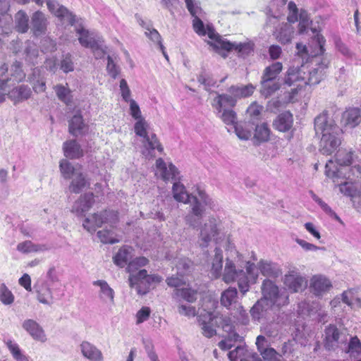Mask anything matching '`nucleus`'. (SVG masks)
I'll use <instances>...</instances> for the list:
<instances>
[{
	"mask_svg": "<svg viewBox=\"0 0 361 361\" xmlns=\"http://www.w3.org/2000/svg\"><path fill=\"white\" fill-rule=\"evenodd\" d=\"M32 93V90L28 85H20L8 91V97L14 104H17L30 98Z\"/></svg>",
	"mask_w": 361,
	"mask_h": 361,
	"instance_id": "22",
	"label": "nucleus"
},
{
	"mask_svg": "<svg viewBox=\"0 0 361 361\" xmlns=\"http://www.w3.org/2000/svg\"><path fill=\"white\" fill-rule=\"evenodd\" d=\"M129 285L136 290L137 294L145 295L162 281L157 274H148L147 270L140 269L129 276Z\"/></svg>",
	"mask_w": 361,
	"mask_h": 361,
	"instance_id": "7",
	"label": "nucleus"
},
{
	"mask_svg": "<svg viewBox=\"0 0 361 361\" xmlns=\"http://www.w3.org/2000/svg\"><path fill=\"white\" fill-rule=\"evenodd\" d=\"M15 301L12 291L4 283H0V302L5 306H11Z\"/></svg>",
	"mask_w": 361,
	"mask_h": 361,
	"instance_id": "51",
	"label": "nucleus"
},
{
	"mask_svg": "<svg viewBox=\"0 0 361 361\" xmlns=\"http://www.w3.org/2000/svg\"><path fill=\"white\" fill-rule=\"evenodd\" d=\"M37 300L39 302L45 305H51L52 303V291L49 286L46 284L42 285L37 288Z\"/></svg>",
	"mask_w": 361,
	"mask_h": 361,
	"instance_id": "50",
	"label": "nucleus"
},
{
	"mask_svg": "<svg viewBox=\"0 0 361 361\" xmlns=\"http://www.w3.org/2000/svg\"><path fill=\"white\" fill-rule=\"evenodd\" d=\"M220 220L212 217L205 223L200 231L199 243L202 247H207L209 242L219 233Z\"/></svg>",
	"mask_w": 361,
	"mask_h": 361,
	"instance_id": "16",
	"label": "nucleus"
},
{
	"mask_svg": "<svg viewBox=\"0 0 361 361\" xmlns=\"http://www.w3.org/2000/svg\"><path fill=\"white\" fill-rule=\"evenodd\" d=\"M246 349L243 346H238L235 350L228 353V357L231 361H243L245 359Z\"/></svg>",
	"mask_w": 361,
	"mask_h": 361,
	"instance_id": "64",
	"label": "nucleus"
},
{
	"mask_svg": "<svg viewBox=\"0 0 361 361\" xmlns=\"http://www.w3.org/2000/svg\"><path fill=\"white\" fill-rule=\"evenodd\" d=\"M223 267V252L219 248H215V255L213 258L211 268V274L213 278L219 279L221 276Z\"/></svg>",
	"mask_w": 361,
	"mask_h": 361,
	"instance_id": "35",
	"label": "nucleus"
},
{
	"mask_svg": "<svg viewBox=\"0 0 361 361\" xmlns=\"http://www.w3.org/2000/svg\"><path fill=\"white\" fill-rule=\"evenodd\" d=\"M132 251L131 247L123 246L114 256V263L121 268L126 267L128 261L132 258Z\"/></svg>",
	"mask_w": 361,
	"mask_h": 361,
	"instance_id": "33",
	"label": "nucleus"
},
{
	"mask_svg": "<svg viewBox=\"0 0 361 361\" xmlns=\"http://www.w3.org/2000/svg\"><path fill=\"white\" fill-rule=\"evenodd\" d=\"M295 344L296 342L295 339H289L284 342L280 348V352H279L280 357L283 356L289 358L290 357L293 356V354L295 351Z\"/></svg>",
	"mask_w": 361,
	"mask_h": 361,
	"instance_id": "58",
	"label": "nucleus"
},
{
	"mask_svg": "<svg viewBox=\"0 0 361 361\" xmlns=\"http://www.w3.org/2000/svg\"><path fill=\"white\" fill-rule=\"evenodd\" d=\"M208 37L212 40L208 44L212 46L214 50L222 56H226V51L233 49L237 51L240 55L245 56L253 51V44L251 42L232 43L226 39H222L213 29H209Z\"/></svg>",
	"mask_w": 361,
	"mask_h": 361,
	"instance_id": "6",
	"label": "nucleus"
},
{
	"mask_svg": "<svg viewBox=\"0 0 361 361\" xmlns=\"http://www.w3.org/2000/svg\"><path fill=\"white\" fill-rule=\"evenodd\" d=\"M327 66H325L324 67L319 66L317 68H314L312 71H309L308 76L305 73V79L303 82V85H314L318 84L321 80L324 74L322 73V70L326 68Z\"/></svg>",
	"mask_w": 361,
	"mask_h": 361,
	"instance_id": "46",
	"label": "nucleus"
},
{
	"mask_svg": "<svg viewBox=\"0 0 361 361\" xmlns=\"http://www.w3.org/2000/svg\"><path fill=\"white\" fill-rule=\"evenodd\" d=\"M264 361H281L279 353L273 348H267L260 352Z\"/></svg>",
	"mask_w": 361,
	"mask_h": 361,
	"instance_id": "63",
	"label": "nucleus"
},
{
	"mask_svg": "<svg viewBox=\"0 0 361 361\" xmlns=\"http://www.w3.org/2000/svg\"><path fill=\"white\" fill-rule=\"evenodd\" d=\"M344 346V351L350 357H357L361 355V341L357 336H350Z\"/></svg>",
	"mask_w": 361,
	"mask_h": 361,
	"instance_id": "37",
	"label": "nucleus"
},
{
	"mask_svg": "<svg viewBox=\"0 0 361 361\" xmlns=\"http://www.w3.org/2000/svg\"><path fill=\"white\" fill-rule=\"evenodd\" d=\"M156 176L164 181H176L180 179L179 171L172 163L166 164L163 159L159 158L156 161Z\"/></svg>",
	"mask_w": 361,
	"mask_h": 361,
	"instance_id": "15",
	"label": "nucleus"
},
{
	"mask_svg": "<svg viewBox=\"0 0 361 361\" xmlns=\"http://www.w3.org/2000/svg\"><path fill=\"white\" fill-rule=\"evenodd\" d=\"M254 90V86L250 84L243 86L232 85L226 93L215 92L216 96L211 102L214 111L233 109L239 99L252 95Z\"/></svg>",
	"mask_w": 361,
	"mask_h": 361,
	"instance_id": "4",
	"label": "nucleus"
},
{
	"mask_svg": "<svg viewBox=\"0 0 361 361\" xmlns=\"http://www.w3.org/2000/svg\"><path fill=\"white\" fill-rule=\"evenodd\" d=\"M263 298L258 300L250 310L253 319L259 320L269 307H281L289 302V295L286 289L279 288L271 280L263 281L262 286Z\"/></svg>",
	"mask_w": 361,
	"mask_h": 361,
	"instance_id": "2",
	"label": "nucleus"
},
{
	"mask_svg": "<svg viewBox=\"0 0 361 361\" xmlns=\"http://www.w3.org/2000/svg\"><path fill=\"white\" fill-rule=\"evenodd\" d=\"M341 301L351 309L361 307V299L355 297L353 289H349L341 294Z\"/></svg>",
	"mask_w": 361,
	"mask_h": 361,
	"instance_id": "47",
	"label": "nucleus"
},
{
	"mask_svg": "<svg viewBox=\"0 0 361 361\" xmlns=\"http://www.w3.org/2000/svg\"><path fill=\"white\" fill-rule=\"evenodd\" d=\"M198 322L202 326V334L207 338H212L216 334V330L214 328L215 323L214 316L211 312L204 311L198 317Z\"/></svg>",
	"mask_w": 361,
	"mask_h": 361,
	"instance_id": "23",
	"label": "nucleus"
},
{
	"mask_svg": "<svg viewBox=\"0 0 361 361\" xmlns=\"http://www.w3.org/2000/svg\"><path fill=\"white\" fill-rule=\"evenodd\" d=\"M283 284L290 293H300L305 290L307 280L305 276L295 270H290L283 278Z\"/></svg>",
	"mask_w": 361,
	"mask_h": 361,
	"instance_id": "14",
	"label": "nucleus"
},
{
	"mask_svg": "<svg viewBox=\"0 0 361 361\" xmlns=\"http://www.w3.org/2000/svg\"><path fill=\"white\" fill-rule=\"evenodd\" d=\"M31 32L35 37L46 34L49 20L47 16L40 11L34 12L31 16Z\"/></svg>",
	"mask_w": 361,
	"mask_h": 361,
	"instance_id": "19",
	"label": "nucleus"
},
{
	"mask_svg": "<svg viewBox=\"0 0 361 361\" xmlns=\"http://www.w3.org/2000/svg\"><path fill=\"white\" fill-rule=\"evenodd\" d=\"M29 18L25 11L20 10L15 15V28L20 33H25L29 30Z\"/></svg>",
	"mask_w": 361,
	"mask_h": 361,
	"instance_id": "41",
	"label": "nucleus"
},
{
	"mask_svg": "<svg viewBox=\"0 0 361 361\" xmlns=\"http://www.w3.org/2000/svg\"><path fill=\"white\" fill-rule=\"evenodd\" d=\"M215 324L219 326H221L223 330L226 332L230 334V336L234 340H239L240 336L234 331V326L233 323L234 322L231 319V317L224 315L216 316L214 317Z\"/></svg>",
	"mask_w": 361,
	"mask_h": 361,
	"instance_id": "30",
	"label": "nucleus"
},
{
	"mask_svg": "<svg viewBox=\"0 0 361 361\" xmlns=\"http://www.w3.org/2000/svg\"><path fill=\"white\" fill-rule=\"evenodd\" d=\"M85 128L82 116L80 114H75L69 121V132L74 136L82 135Z\"/></svg>",
	"mask_w": 361,
	"mask_h": 361,
	"instance_id": "40",
	"label": "nucleus"
},
{
	"mask_svg": "<svg viewBox=\"0 0 361 361\" xmlns=\"http://www.w3.org/2000/svg\"><path fill=\"white\" fill-rule=\"evenodd\" d=\"M117 221L118 212L113 210H105L99 214H94L85 218L82 226L88 232L93 233L97 228L101 227L104 223L112 224Z\"/></svg>",
	"mask_w": 361,
	"mask_h": 361,
	"instance_id": "12",
	"label": "nucleus"
},
{
	"mask_svg": "<svg viewBox=\"0 0 361 361\" xmlns=\"http://www.w3.org/2000/svg\"><path fill=\"white\" fill-rule=\"evenodd\" d=\"M59 167L62 176L67 180L71 179L81 170L80 166L75 167L66 159L60 161Z\"/></svg>",
	"mask_w": 361,
	"mask_h": 361,
	"instance_id": "49",
	"label": "nucleus"
},
{
	"mask_svg": "<svg viewBox=\"0 0 361 361\" xmlns=\"http://www.w3.org/2000/svg\"><path fill=\"white\" fill-rule=\"evenodd\" d=\"M30 82L32 84L33 90L37 92H43L46 90V82L43 76L41 75V71L36 68L33 70L32 74L29 77Z\"/></svg>",
	"mask_w": 361,
	"mask_h": 361,
	"instance_id": "36",
	"label": "nucleus"
},
{
	"mask_svg": "<svg viewBox=\"0 0 361 361\" xmlns=\"http://www.w3.org/2000/svg\"><path fill=\"white\" fill-rule=\"evenodd\" d=\"M97 237L104 244H114L119 242V239L116 237L112 231L104 229L97 232Z\"/></svg>",
	"mask_w": 361,
	"mask_h": 361,
	"instance_id": "56",
	"label": "nucleus"
},
{
	"mask_svg": "<svg viewBox=\"0 0 361 361\" xmlns=\"http://www.w3.org/2000/svg\"><path fill=\"white\" fill-rule=\"evenodd\" d=\"M254 123H238L235 125L234 130L236 135L240 140H247L252 135V130L253 129Z\"/></svg>",
	"mask_w": 361,
	"mask_h": 361,
	"instance_id": "45",
	"label": "nucleus"
},
{
	"mask_svg": "<svg viewBox=\"0 0 361 361\" xmlns=\"http://www.w3.org/2000/svg\"><path fill=\"white\" fill-rule=\"evenodd\" d=\"M214 113L226 126H233L234 128L238 123L237 114L233 109L215 111Z\"/></svg>",
	"mask_w": 361,
	"mask_h": 361,
	"instance_id": "43",
	"label": "nucleus"
},
{
	"mask_svg": "<svg viewBox=\"0 0 361 361\" xmlns=\"http://www.w3.org/2000/svg\"><path fill=\"white\" fill-rule=\"evenodd\" d=\"M270 129L265 123L257 125L255 126L254 139L258 142H265L269 140Z\"/></svg>",
	"mask_w": 361,
	"mask_h": 361,
	"instance_id": "48",
	"label": "nucleus"
},
{
	"mask_svg": "<svg viewBox=\"0 0 361 361\" xmlns=\"http://www.w3.org/2000/svg\"><path fill=\"white\" fill-rule=\"evenodd\" d=\"M16 250L22 254L42 252L49 250L45 244H35L31 240H25L17 245Z\"/></svg>",
	"mask_w": 361,
	"mask_h": 361,
	"instance_id": "31",
	"label": "nucleus"
},
{
	"mask_svg": "<svg viewBox=\"0 0 361 361\" xmlns=\"http://www.w3.org/2000/svg\"><path fill=\"white\" fill-rule=\"evenodd\" d=\"M237 295L238 291L235 288H228L221 293V305L230 310L235 307V303H238L236 301Z\"/></svg>",
	"mask_w": 361,
	"mask_h": 361,
	"instance_id": "38",
	"label": "nucleus"
},
{
	"mask_svg": "<svg viewBox=\"0 0 361 361\" xmlns=\"http://www.w3.org/2000/svg\"><path fill=\"white\" fill-rule=\"evenodd\" d=\"M79 348L82 356L90 361H104L102 351L90 342L83 341Z\"/></svg>",
	"mask_w": 361,
	"mask_h": 361,
	"instance_id": "24",
	"label": "nucleus"
},
{
	"mask_svg": "<svg viewBox=\"0 0 361 361\" xmlns=\"http://www.w3.org/2000/svg\"><path fill=\"white\" fill-rule=\"evenodd\" d=\"M305 67L304 66H290L286 71L283 82L289 87L294 86L289 93V101H293L295 96L298 94V90L303 86V82L305 79Z\"/></svg>",
	"mask_w": 361,
	"mask_h": 361,
	"instance_id": "10",
	"label": "nucleus"
},
{
	"mask_svg": "<svg viewBox=\"0 0 361 361\" xmlns=\"http://www.w3.org/2000/svg\"><path fill=\"white\" fill-rule=\"evenodd\" d=\"M173 295L175 298H182L189 302H193L197 300V291L191 288H176Z\"/></svg>",
	"mask_w": 361,
	"mask_h": 361,
	"instance_id": "54",
	"label": "nucleus"
},
{
	"mask_svg": "<svg viewBox=\"0 0 361 361\" xmlns=\"http://www.w3.org/2000/svg\"><path fill=\"white\" fill-rule=\"evenodd\" d=\"M361 122V110L359 108H349L342 114L341 123L348 128H354Z\"/></svg>",
	"mask_w": 361,
	"mask_h": 361,
	"instance_id": "25",
	"label": "nucleus"
},
{
	"mask_svg": "<svg viewBox=\"0 0 361 361\" xmlns=\"http://www.w3.org/2000/svg\"><path fill=\"white\" fill-rule=\"evenodd\" d=\"M56 96L58 98L68 104L70 102L69 95L71 94V90L68 87L63 86L62 85H57L54 87Z\"/></svg>",
	"mask_w": 361,
	"mask_h": 361,
	"instance_id": "62",
	"label": "nucleus"
},
{
	"mask_svg": "<svg viewBox=\"0 0 361 361\" xmlns=\"http://www.w3.org/2000/svg\"><path fill=\"white\" fill-rule=\"evenodd\" d=\"M342 169H338L335 163L331 160H329L325 166V174L327 177L332 178L336 183V179L340 177V173Z\"/></svg>",
	"mask_w": 361,
	"mask_h": 361,
	"instance_id": "59",
	"label": "nucleus"
},
{
	"mask_svg": "<svg viewBox=\"0 0 361 361\" xmlns=\"http://www.w3.org/2000/svg\"><path fill=\"white\" fill-rule=\"evenodd\" d=\"M331 287V281L324 275H314L310 279V289L316 296H322L329 292Z\"/></svg>",
	"mask_w": 361,
	"mask_h": 361,
	"instance_id": "18",
	"label": "nucleus"
},
{
	"mask_svg": "<svg viewBox=\"0 0 361 361\" xmlns=\"http://www.w3.org/2000/svg\"><path fill=\"white\" fill-rule=\"evenodd\" d=\"M282 69L283 65L281 62H274L264 68L261 79L279 80V75Z\"/></svg>",
	"mask_w": 361,
	"mask_h": 361,
	"instance_id": "39",
	"label": "nucleus"
},
{
	"mask_svg": "<svg viewBox=\"0 0 361 361\" xmlns=\"http://www.w3.org/2000/svg\"><path fill=\"white\" fill-rule=\"evenodd\" d=\"M10 75L8 78L9 80H13L14 82H21L25 78V73L22 69L21 63L18 61H16L11 67L10 70Z\"/></svg>",
	"mask_w": 361,
	"mask_h": 361,
	"instance_id": "55",
	"label": "nucleus"
},
{
	"mask_svg": "<svg viewBox=\"0 0 361 361\" xmlns=\"http://www.w3.org/2000/svg\"><path fill=\"white\" fill-rule=\"evenodd\" d=\"M348 341V334L345 329H338L336 325L330 324L324 331V347L326 349L336 350L343 348Z\"/></svg>",
	"mask_w": 361,
	"mask_h": 361,
	"instance_id": "9",
	"label": "nucleus"
},
{
	"mask_svg": "<svg viewBox=\"0 0 361 361\" xmlns=\"http://www.w3.org/2000/svg\"><path fill=\"white\" fill-rule=\"evenodd\" d=\"M356 158L354 152L351 149H341L336 154V160L340 166H349L353 163Z\"/></svg>",
	"mask_w": 361,
	"mask_h": 361,
	"instance_id": "42",
	"label": "nucleus"
},
{
	"mask_svg": "<svg viewBox=\"0 0 361 361\" xmlns=\"http://www.w3.org/2000/svg\"><path fill=\"white\" fill-rule=\"evenodd\" d=\"M75 19V22L73 25H76L75 31L79 35L78 40L80 44L85 48L90 49L97 43V40H99L102 37L84 29L82 27L83 22L82 19L78 18L76 16Z\"/></svg>",
	"mask_w": 361,
	"mask_h": 361,
	"instance_id": "17",
	"label": "nucleus"
},
{
	"mask_svg": "<svg viewBox=\"0 0 361 361\" xmlns=\"http://www.w3.org/2000/svg\"><path fill=\"white\" fill-rule=\"evenodd\" d=\"M69 185V190L73 193H80L84 188L90 185V182L82 171H79L72 178Z\"/></svg>",
	"mask_w": 361,
	"mask_h": 361,
	"instance_id": "27",
	"label": "nucleus"
},
{
	"mask_svg": "<svg viewBox=\"0 0 361 361\" xmlns=\"http://www.w3.org/2000/svg\"><path fill=\"white\" fill-rule=\"evenodd\" d=\"M293 117L289 111L280 114L274 121V128L281 132H287L293 126Z\"/></svg>",
	"mask_w": 361,
	"mask_h": 361,
	"instance_id": "28",
	"label": "nucleus"
},
{
	"mask_svg": "<svg viewBox=\"0 0 361 361\" xmlns=\"http://www.w3.org/2000/svg\"><path fill=\"white\" fill-rule=\"evenodd\" d=\"M293 33V28L290 25L286 24L280 28L276 38L281 44H287L291 41Z\"/></svg>",
	"mask_w": 361,
	"mask_h": 361,
	"instance_id": "53",
	"label": "nucleus"
},
{
	"mask_svg": "<svg viewBox=\"0 0 361 361\" xmlns=\"http://www.w3.org/2000/svg\"><path fill=\"white\" fill-rule=\"evenodd\" d=\"M221 276L222 280L226 283L237 281L238 288L243 295L249 290L248 276L243 269L237 268L232 260L226 259Z\"/></svg>",
	"mask_w": 361,
	"mask_h": 361,
	"instance_id": "8",
	"label": "nucleus"
},
{
	"mask_svg": "<svg viewBox=\"0 0 361 361\" xmlns=\"http://www.w3.org/2000/svg\"><path fill=\"white\" fill-rule=\"evenodd\" d=\"M22 327L34 340L42 343L47 341L44 329L36 321L31 319H25L22 324Z\"/></svg>",
	"mask_w": 361,
	"mask_h": 361,
	"instance_id": "20",
	"label": "nucleus"
},
{
	"mask_svg": "<svg viewBox=\"0 0 361 361\" xmlns=\"http://www.w3.org/2000/svg\"><path fill=\"white\" fill-rule=\"evenodd\" d=\"M10 8L8 0H0V26L6 27L7 24L11 23L12 17L7 14Z\"/></svg>",
	"mask_w": 361,
	"mask_h": 361,
	"instance_id": "52",
	"label": "nucleus"
},
{
	"mask_svg": "<svg viewBox=\"0 0 361 361\" xmlns=\"http://www.w3.org/2000/svg\"><path fill=\"white\" fill-rule=\"evenodd\" d=\"M117 221L118 212L113 210H105L99 214H94L85 218L82 226L88 232L93 233L97 228L101 227L104 223L112 224Z\"/></svg>",
	"mask_w": 361,
	"mask_h": 361,
	"instance_id": "11",
	"label": "nucleus"
},
{
	"mask_svg": "<svg viewBox=\"0 0 361 361\" xmlns=\"http://www.w3.org/2000/svg\"><path fill=\"white\" fill-rule=\"evenodd\" d=\"M314 130L316 134H322L320 152L326 155L335 152L341 143V129L328 116L326 112H323L315 118Z\"/></svg>",
	"mask_w": 361,
	"mask_h": 361,
	"instance_id": "3",
	"label": "nucleus"
},
{
	"mask_svg": "<svg viewBox=\"0 0 361 361\" xmlns=\"http://www.w3.org/2000/svg\"><path fill=\"white\" fill-rule=\"evenodd\" d=\"M193 20H192V26L195 32L200 35V36H205L206 35H208L209 29H213L212 27H210L207 25V28L204 27V25L202 20L199 18V16H194Z\"/></svg>",
	"mask_w": 361,
	"mask_h": 361,
	"instance_id": "60",
	"label": "nucleus"
},
{
	"mask_svg": "<svg viewBox=\"0 0 361 361\" xmlns=\"http://www.w3.org/2000/svg\"><path fill=\"white\" fill-rule=\"evenodd\" d=\"M231 314L234 322L245 325L249 322L248 314L240 303H235V307L231 309Z\"/></svg>",
	"mask_w": 361,
	"mask_h": 361,
	"instance_id": "44",
	"label": "nucleus"
},
{
	"mask_svg": "<svg viewBox=\"0 0 361 361\" xmlns=\"http://www.w3.org/2000/svg\"><path fill=\"white\" fill-rule=\"evenodd\" d=\"M93 286L99 287V297L105 302L114 303V290L104 280H97L92 282Z\"/></svg>",
	"mask_w": 361,
	"mask_h": 361,
	"instance_id": "29",
	"label": "nucleus"
},
{
	"mask_svg": "<svg viewBox=\"0 0 361 361\" xmlns=\"http://www.w3.org/2000/svg\"><path fill=\"white\" fill-rule=\"evenodd\" d=\"M64 155L69 159H78L83 155V151L76 140H68L63 143Z\"/></svg>",
	"mask_w": 361,
	"mask_h": 361,
	"instance_id": "32",
	"label": "nucleus"
},
{
	"mask_svg": "<svg viewBox=\"0 0 361 361\" xmlns=\"http://www.w3.org/2000/svg\"><path fill=\"white\" fill-rule=\"evenodd\" d=\"M37 5L42 6L44 0H32ZM49 11L61 21H66L70 25L75 22V15L71 12L63 5H60L56 0H44Z\"/></svg>",
	"mask_w": 361,
	"mask_h": 361,
	"instance_id": "13",
	"label": "nucleus"
},
{
	"mask_svg": "<svg viewBox=\"0 0 361 361\" xmlns=\"http://www.w3.org/2000/svg\"><path fill=\"white\" fill-rule=\"evenodd\" d=\"M94 202V195L92 192L85 193L74 202L72 212L78 216H83L92 207Z\"/></svg>",
	"mask_w": 361,
	"mask_h": 361,
	"instance_id": "21",
	"label": "nucleus"
},
{
	"mask_svg": "<svg viewBox=\"0 0 361 361\" xmlns=\"http://www.w3.org/2000/svg\"><path fill=\"white\" fill-rule=\"evenodd\" d=\"M4 343L15 361H31L30 356L20 348L18 343L13 339H4Z\"/></svg>",
	"mask_w": 361,
	"mask_h": 361,
	"instance_id": "26",
	"label": "nucleus"
},
{
	"mask_svg": "<svg viewBox=\"0 0 361 361\" xmlns=\"http://www.w3.org/2000/svg\"><path fill=\"white\" fill-rule=\"evenodd\" d=\"M149 124L145 119L136 121L134 125V131L136 135L142 137V154L146 159H152L154 157V150L162 152L163 147L155 133H149Z\"/></svg>",
	"mask_w": 361,
	"mask_h": 361,
	"instance_id": "5",
	"label": "nucleus"
},
{
	"mask_svg": "<svg viewBox=\"0 0 361 361\" xmlns=\"http://www.w3.org/2000/svg\"><path fill=\"white\" fill-rule=\"evenodd\" d=\"M172 191L176 201L190 203L191 214L185 216V221L193 228L197 227L200 224V219L205 211V207H208L212 210L218 209L217 202L210 198L204 190L199 187H197L196 190L189 195L186 192L185 186L176 180L173 183Z\"/></svg>",
	"mask_w": 361,
	"mask_h": 361,
	"instance_id": "1",
	"label": "nucleus"
},
{
	"mask_svg": "<svg viewBox=\"0 0 361 361\" xmlns=\"http://www.w3.org/2000/svg\"><path fill=\"white\" fill-rule=\"evenodd\" d=\"M149 260L145 257H136L128 262L126 271L131 274L136 271L139 268L145 267L148 264Z\"/></svg>",
	"mask_w": 361,
	"mask_h": 361,
	"instance_id": "57",
	"label": "nucleus"
},
{
	"mask_svg": "<svg viewBox=\"0 0 361 361\" xmlns=\"http://www.w3.org/2000/svg\"><path fill=\"white\" fill-rule=\"evenodd\" d=\"M338 185L340 192L346 196L353 197L357 192V185L352 182H344Z\"/></svg>",
	"mask_w": 361,
	"mask_h": 361,
	"instance_id": "61",
	"label": "nucleus"
},
{
	"mask_svg": "<svg viewBox=\"0 0 361 361\" xmlns=\"http://www.w3.org/2000/svg\"><path fill=\"white\" fill-rule=\"evenodd\" d=\"M281 83L279 80H272L261 79L260 80V93L267 98L274 94L280 89Z\"/></svg>",
	"mask_w": 361,
	"mask_h": 361,
	"instance_id": "34",
	"label": "nucleus"
}]
</instances>
